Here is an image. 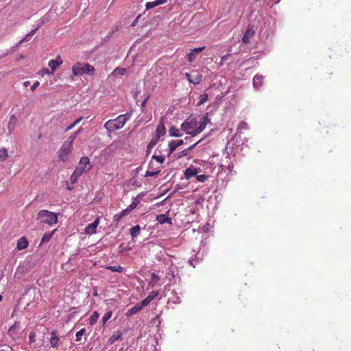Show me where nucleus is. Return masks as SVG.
<instances>
[{
	"label": "nucleus",
	"instance_id": "1",
	"mask_svg": "<svg viewBox=\"0 0 351 351\" xmlns=\"http://www.w3.org/2000/svg\"><path fill=\"white\" fill-rule=\"evenodd\" d=\"M130 114L127 113L119 115L114 119L108 120L104 124L108 135H110L112 131L123 128L126 122L130 119Z\"/></svg>",
	"mask_w": 351,
	"mask_h": 351
},
{
	"label": "nucleus",
	"instance_id": "2",
	"mask_svg": "<svg viewBox=\"0 0 351 351\" xmlns=\"http://www.w3.org/2000/svg\"><path fill=\"white\" fill-rule=\"evenodd\" d=\"M36 219L40 220L41 223L53 226L58 222V215L47 210H41L38 213Z\"/></svg>",
	"mask_w": 351,
	"mask_h": 351
},
{
	"label": "nucleus",
	"instance_id": "3",
	"mask_svg": "<svg viewBox=\"0 0 351 351\" xmlns=\"http://www.w3.org/2000/svg\"><path fill=\"white\" fill-rule=\"evenodd\" d=\"M182 129L186 134L195 136L197 135V121L196 118H188L182 123Z\"/></svg>",
	"mask_w": 351,
	"mask_h": 351
},
{
	"label": "nucleus",
	"instance_id": "4",
	"mask_svg": "<svg viewBox=\"0 0 351 351\" xmlns=\"http://www.w3.org/2000/svg\"><path fill=\"white\" fill-rule=\"evenodd\" d=\"M73 150V145L71 143L64 142L60 148L57 152V155L60 160L66 162L69 160V156Z\"/></svg>",
	"mask_w": 351,
	"mask_h": 351
},
{
	"label": "nucleus",
	"instance_id": "5",
	"mask_svg": "<svg viewBox=\"0 0 351 351\" xmlns=\"http://www.w3.org/2000/svg\"><path fill=\"white\" fill-rule=\"evenodd\" d=\"M210 122V119L208 117V113L204 116L199 122H197V129H196L197 134L202 132L206 127L207 124Z\"/></svg>",
	"mask_w": 351,
	"mask_h": 351
},
{
	"label": "nucleus",
	"instance_id": "6",
	"mask_svg": "<svg viewBox=\"0 0 351 351\" xmlns=\"http://www.w3.org/2000/svg\"><path fill=\"white\" fill-rule=\"evenodd\" d=\"M84 64L77 62L72 66V73L74 76H80L85 73Z\"/></svg>",
	"mask_w": 351,
	"mask_h": 351
},
{
	"label": "nucleus",
	"instance_id": "7",
	"mask_svg": "<svg viewBox=\"0 0 351 351\" xmlns=\"http://www.w3.org/2000/svg\"><path fill=\"white\" fill-rule=\"evenodd\" d=\"M99 217H97L92 223L88 224L84 230V232L86 234H93L96 233L97 227L99 223Z\"/></svg>",
	"mask_w": 351,
	"mask_h": 351
},
{
	"label": "nucleus",
	"instance_id": "8",
	"mask_svg": "<svg viewBox=\"0 0 351 351\" xmlns=\"http://www.w3.org/2000/svg\"><path fill=\"white\" fill-rule=\"evenodd\" d=\"M63 61L60 56H57L56 60H51L49 63L48 66L51 68V73H53L57 68L62 64Z\"/></svg>",
	"mask_w": 351,
	"mask_h": 351
},
{
	"label": "nucleus",
	"instance_id": "9",
	"mask_svg": "<svg viewBox=\"0 0 351 351\" xmlns=\"http://www.w3.org/2000/svg\"><path fill=\"white\" fill-rule=\"evenodd\" d=\"M186 79L191 84H198L201 82L202 79V75L197 73L195 75H192L189 73H185Z\"/></svg>",
	"mask_w": 351,
	"mask_h": 351
},
{
	"label": "nucleus",
	"instance_id": "10",
	"mask_svg": "<svg viewBox=\"0 0 351 351\" xmlns=\"http://www.w3.org/2000/svg\"><path fill=\"white\" fill-rule=\"evenodd\" d=\"M204 49L205 47H201L192 49V51L187 55L188 61L189 62H193L197 58V53L202 51Z\"/></svg>",
	"mask_w": 351,
	"mask_h": 351
},
{
	"label": "nucleus",
	"instance_id": "11",
	"mask_svg": "<svg viewBox=\"0 0 351 351\" xmlns=\"http://www.w3.org/2000/svg\"><path fill=\"white\" fill-rule=\"evenodd\" d=\"M158 295V291H152L150 292L147 297L141 301L143 306H147Z\"/></svg>",
	"mask_w": 351,
	"mask_h": 351
},
{
	"label": "nucleus",
	"instance_id": "12",
	"mask_svg": "<svg viewBox=\"0 0 351 351\" xmlns=\"http://www.w3.org/2000/svg\"><path fill=\"white\" fill-rule=\"evenodd\" d=\"M60 341V338L57 335V332L56 330H53L51 332V338L49 339L50 345L52 348H57L58 346V343Z\"/></svg>",
	"mask_w": 351,
	"mask_h": 351
},
{
	"label": "nucleus",
	"instance_id": "13",
	"mask_svg": "<svg viewBox=\"0 0 351 351\" xmlns=\"http://www.w3.org/2000/svg\"><path fill=\"white\" fill-rule=\"evenodd\" d=\"M29 242L25 237H21L16 244V248L19 250H25L28 247Z\"/></svg>",
	"mask_w": 351,
	"mask_h": 351
},
{
	"label": "nucleus",
	"instance_id": "14",
	"mask_svg": "<svg viewBox=\"0 0 351 351\" xmlns=\"http://www.w3.org/2000/svg\"><path fill=\"white\" fill-rule=\"evenodd\" d=\"M264 77L261 75H256L253 79V86L254 88H259L263 86Z\"/></svg>",
	"mask_w": 351,
	"mask_h": 351
},
{
	"label": "nucleus",
	"instance_id": "15",
	"mask_svg": "<svg viewBox=\"0 0 351 351\" xmlns=\"http://www.w3.org/2000/svg\"><path fill=\"white\" fill-rule=\"evenodd\" d=\"M167 2V0H156L152 2H147L145 4L146 10H150L152 8H154V7H156L160 5L165 4Z\"/></svg>",
	"mask_w": 351,
	"mask_h": 351
},
{
	"label": "nucleus",
	"instance_id": "16",
	"mask_svg": "<svg viewBox=\"0 0 351 351\" xmlns=\"http://www.w3.org/2000/svg\"><path fill=\"white\" fill-rule=\"evenodd\" d=\"M183 143H184V141L182 139L173 141L170 142L169 144V154L173 153L176 149V148L178 147L179 146L182 145L183 144Z\"/></svg>",
	"mask_w": 351,
	"mask_h": 351
},
{
	"label": "nucleus",
	"instance_id": "17",
	"mask_svg": "<svg viewBox=\"0 0 351 351\" xmlns=\"http://www.w3.org/2000/svg\"><path fill=\"white\" fill-rule=\"evenodd\" d=\"M17 123V118L15 115H12L8 125V133L10 134L14 130Z\"/></svg>",
	"mask_w": 351,
	"mask_h": 351
},
{
	"label": "nucleus",
	"instance_id": "18",
	"mask_svg": "<svg viewBox=\"0 0 351 351\" xmlns=\"http://www.w3.org/2000/svg\"><path fill=\"white\" fill-rule=\"evenodd\" d=\"M145 306H143L142 302L141 304H137L132 308L129 309L126 313L128 316H131L141 311Z\"/></svg>",
	"mask_w": 351,
	"mask_h": 351
},
{
	"label": "nucleus",
	"instance_id": "19",
	"mask_svg": "<svg viewBox=\"0 0 351 351\" xmlns=\"http://www.w3.org/2000/svg\"><path fill=\"white\" fill-rule=\"evenodd\" d=\"M123 333L121 330L114 332L108 339V343L110 344L114 343L117 341L121 339Z\"/></svg>",
	"mask_w": 351,
	"mask_h": 351
},
{
	"label": "nucleus",
	"instance_id": "20",
	"mask_svg": "<svg viewBox=\"0 0 351 351\" xmlns=\"http://www.w3.org/2000/svg\"><path fill=\"white\" fill-rule=\"evenodd\" d=\"M90 163V160L86 156H83L80 158V162L77 167H80L81 169H84L85 171H88L90 168L86 169V167Z\"/></svg>",
	"mask_w": 351,
	"mask_h": 351
},
{
	"label": "nucleus",
	"instance_id": "21",
	"mask_svg": "<svg viewBox=\"0 0 351 351\" xmlns=\"http://www.w3.org/2000/svg\"><path fill=\"white\" fill-rule=\"evenodd\" d=\"M197 174V169L196 168H193V167L187 168L184 172L185 178L186 179H190L192 177L196 176Z\"/></svg>",
	"mask_w": 351,
	"mask_h": 351
},
{
	"label": "nucleus",
	"instance_id": "22",
	"mask_svg": "<svg viewBox=\"0 0 351 351\" xmlns=\"http://www.w3.org/2000/svg\"><path fill=\"white\" fill-rule=\"evenodd\" d=\"M156 132L158 138L165 134V127L163 123L161 122L158 125Z\"/></svg>",
	"mask_w": 351,
	"mask_h": 351
},
{
	"label": "nucleus",
	"instance_id": "23",
	"mask_svg": "<svg viewBox=\"0 0 351 351\" xmlns=\"http://www.w3.org/2000/svg\"><path fill=\"white\" fill-rule=\"evenodd\" d=\"M253 34L254 32L250 29H247L243 36L242 41L244 43H248L250 42V38L253 36Z\"/></svg>",
	"mask_w": 351,
	"mask_h": 351
},
{
	"label": "nucleus",
	"instance_id": "24",
	"mask_svg": "<svg viewBox=\"0 0 351 351\" xmlns=\"http://www.w3.org/2000/svg\"><path fill=\"white\" fill-rule=\"evenodd\" d=\"M156 220L161 224L165 223H171V219L163 214L158 215L156 217Z\"/></svg>",
	"mask_w": 351,
	"mask_h": 351
},
{
	"label": "nucleus",
	"instance_id": "25",
	"mask_svg": "<svg viewBox=\"0 0 351 351\" xmlns=\"http://www.w3.org/2000/svg\"><path fill=\"white\" fill-rule=\"evenodd\" d=\"M140 230H141V227L139 225H136L134 227L131 228L130 229V233L132 238L134 239V238L136 237L139 234Z\"/></svg>",
	"mask_w": 351,
	"mask_h": 351
},
{
	"label": "nucleus",
	"instance_id": "26",
	"mask_svg": "<svg viewBox=\"0 0 351 351\" xmlns=\"http://www.w3.org/2000/svg\"><path fill=\"white\" fill-rule=\"evenodd\" d=\"M138 204V201H136V200L133 201L127 208L123 210V214L128 215L132 210H133L134 209H135L137 207Z\"/></svg>",
	"mask_w": 351,
	"mask_h": 351
},
{
	"label": "nucleus",
	"instance_id": "27",
	"mask_svg": "<svg viewBox=\"0 0 351 351\" xmlns=\"http://www.w3.org/2000/svg\"><path fill=\"white\" fill-rule=\"evenodd\" d=\"M169 134L174 137H180L182 136L180 130L175 127H171L169 130Z\"/></svg>",
	"mask_w": 351,
	"mask_h": 351
},
{
	"label": "nucleus",
	"instance_id": "28",
	"mask_svg": "<svg viewBox=\"0 0 351 351\" xmlns=\"http://www.w3.org/2000/svg\"><path fill=\"white\" fill-rule=\"evenodd\" d=\"M99 314L97 311H94L89 318V324L93 326L95 324L99 319Z\"/></svg>",
	"mask_w": 351,
	"mask_h": 351
},
{
	"label": "nucleus",
	"instance_id": "29",
	"mask_svg": "<svg viewBox=\"0 0 351 351\" xmlns=\"http://www.w3.org/2000/svg\"><path fill=\"white\" fill-rule=\"evenodd\" d=\"M106 269L111 271H113V272H123L125 269L124 267H121V265H118V266H108L106 267Z\"/></svg>",
	"mask_w": 351,
	"mask_h": 351
},
{
	"label": "nucleus",
	"instance_id": "30",
	"mask_svg": "<svg viewBox=\"0 0 351 351\" xmlns=\"http://www.w3.org/2000/svg\"><path fill=\"white\" fill-rule=\"evenodd\" d=\"M160 278L155 273L152 274L151 281L149 283V286L154 287L159 281Z\"/></svg>",
	"mask_w": 351,
	"mask_h": 351
},
{
	"label": "nucleus",
	"instance_id": "31",
	"mask_svg": "<svg viewBox=\"0 0 351 351\" xmlns=\"http://www.w3.org/2000/svg\"><path fill=\"white\" fill-rule=\"evenodd\" d=\"M84 67L86 74L90 75H93V73L95 72V68L93 66L86 63V64H84Z\"/></svg>",
	"mask_w": 351,
	"mask_h": 351
},
{
	"label": "nucleus",
	"instance_id": "32",
	"mask_svg": "<svg viewBox=\"0 0 351 351\" xmlns=\"http://www.w3.org/2000/svg\"><path fill=\"white\" fill-rule=\"evenodd\" d=\"M54 231H52V232H46L45 233V234L43 235V239H42V241H41V243H47L50 241V239H51L53 233H54Z\"/></svg>",
	"mask_w": 351,
	"mask_h": 351
},
{
	"label": "nucleus",
	"instance_id": "33",
	"mask_svg": "<svg viewBox=\"0 0 351 351\" xmlns=\"http://www.w3.org/2000/svg\"><path fill=\"white\" fill-rule=\"evenodd\" d=\"M112 312L111 311H108L104 314L102 317V324L103 326H105L106 322L112 317Z\"/></svg>",
	"mask_w": 351,
	"mask_h": 351
},
{
	"label": "nucleus",
	"instance_id": "34",
	"mask_svg": "<svg viewBox=\"0 0 351 351\" xmlns=\"http://www.w3.org/2000/svg\"><path fill=\"white\" fill-rule=\"evenodd\" d=\"M8 157V150L5 148L0 149V160L4 161Z\"/></svg>",
	"mask_w": 351,
	"mask_h": 351
},
{
	"label": "nucleus",
	"instance_id": "35",
	"mask_svg": "<svg viewBox=\"0 0 351 351\" xmlns=\"http://www.w3.org/2000/svg\"><path fill=\"white\" fill-rule=\"evenodd\" d=\"M80 132V130L75 132L71 136H69L65 142L66 143H71V145H73V141L75 138L77 136L78 134Z\"/></svg>",
	"mask_w": 351,
	"mask_h": 351
},
{
	"label": "nucleus",
	"instance_id": "36",
	"mask_svg": "<svg viewBox=\"0 0 351 351\" xmlns=\"http://www.w3.org/2000/svg\"><path fill=\"white\" fill-rule=\"evenodd\" d=\"M82 120H83V117H80L79 119H76L72 124H71L70 125H69L66 128V132H68L69 130H71V129H73L77 124H78Z\"/></svg>",
	"mask_w": 351,
	"mask_h": 351
},
{
	"label": "nucleus",
	"instance_id": "37",
	"mask_svg": "<svg viewBox=\"0 0 351 351\" xmlns=\"http://www.w3.org/2000/svg\"><path fill=\"white\" fill-rule=\"evenodd\" d=\"M128 214H123V210H122L120 213L116 214L113 217V220L116 222L119 221L124 216Z\"/></svg>",
	"mask_w": 351,
	"mask_h": 351
},
{
	"label": "nucleus",
	"instance_id": "38",
	"mask_svg": "<svg viewBox=\"0 0 351 351\" xmlns=\"http://www.w3.org/2000/svg\"><path fill=\"white\" fill-rule=\"evenodd\" d=\"M85 332H86L85 328H82L80 330L77 332L76 335H75V337H76L75 341H80L81 340L82 336L85 333Z\"/></svg>",
	"mask_w": 351,
	"mask_h": 351
},
{
	"label": "nucleus",
	"instance_id": "39",
	"mask_svg": "<svg viewBox=\"0 0 351 351\" xmlns=\"http://www.w3.org/2000/svg\"><path fill=\"white\" fill-rule=\"evenodd\" d=\"M113 73L123 75L126 73V69L117 67L114 70Z\"/></svg>",
	"mask_w": 351,
	"mask_h": 351
},
{
	"label": "nucleus",
	"instance_id": "40",
	"mask_svg": "<svg viewBox=\"0 0 351 351\" xmlns=\"http://www.w3.org/2000/svg\"><path fill=\"white\" fill-rule=\"evenodd\" d=\"M208 95L207 94H202L200 95V100L197 104V106H200L205 103L208 100Z\"/></svg>",
	"mask_w": 351,
	"mask_h": 351
},
{
	"label": "nucleus",
	"instance_id": "41",
	"mask_svg": "<svg viewBox=\"0 0 351 351\" xmlns=\"http://www.w3.org/2000/svg\"><path fill=\"white\" fill-rule=\"evenodd\" d=\"M159 173H160V170L154 171H147L145 174V177L155 176L158 175Z\"/></svg>",
	"mask_w": 351,
	"mask_h": 351
},
{
	"label": "nucleus",
	"instance_id": "42",
	"mask_svg": "<svg viewBox=\"0 0 351 351\" xmlns=\"http://www.w3.org/2000/svg\"><path fill=\"white\" fill-rule=\"evenodd\" d=\"M84 171V169H81L80 167H76L73 173L78 177H80Z\"/></svg>",
	"mask_w": 351,
	"mask_h": 351
},
{
	"label": "nucleus",
	"instance_id": "43",
	"mask_svg": "<svg viewBox=\"0 0 351 351\" xmlns=\"http://www.w3.org/2000/svg\"><path fill=\"white\" fill-rule=\"evenodd\" d=\"M248 124L245 121H241L238 125V130H247Z\"/></svg>",
	"mask_w": 351,
	"mask_h": 351
},
{
	"label": "nucleus",
	"instance_id": "44",
	"mask_svg": "<svg viewBox=\"0 0 351 351\" xmlns=\"http://www.w3.org/2000/svg\"><path fill=\"white\" fill-rule=\"evenodd\" d=\"M207 178H208L207 176L202 174V175L197 176L196 179L199 182H204L206 180Z\"/></svg>",
	"mask_w": 351,
	"mask_h": 351
},
{
	"label": "nucleus",
	"instance_id": "45",
	"mask_svg": "<svg viewBox=\"0 0 351 351\" xmlns=\"http://www.w3.org/2000/svg\"><path fill=\"white\" fill-rule=\"evenodd\" d=\"M119 249H120V250H119L120 254H123L125 251L131 250V247L130 246H127V247H124L123 244H121L119 245Z\"/></svg>",
	"mask_w": 351,
	"mask_h": 351
},
{
	"label": "nucleus",
	"instance_id": "46",
	"mask_svg": "<svg viewBox=\"0 0 351 351\" xmlns=\"http://www.w3.org/2000/svg\"><path fill=\"white\" fill-rule=\"evenodd\" d=\"M152 158L155 159L159 163H163L165 161V158L162 156H152Z\"/></svg>",
	"mask_w": 351,
	"mask_h": 351
},
{
	"label": "nucleus",
	"instance_id": "47",
	"mask_svg": "<svg viewBox=\"0 0 351 351\" xmlns=\"http://www.w3.org/2000/svg\"><path fill=\"white\" fill-rule=\"evenodd\" d=\"M36 333L34 332H31L29 335V343H33L35 341Z\"/></svg>",
	"mask_w": 351,
	"mask_h": 351
},
{
	"label": "nucleus",
	"instance_id": "48",
	"mask_svg": "<svg viewBox=\"0 0 351 351\" xmlns=\"http://www.w3.org/2000/svg\"><path fill=\"white\" fill-rule=\"evenodd\" d=\"M78 176H77L73 172V173L71 174V177H70V180H71V182L72 184L75 183L77 180L78 179Z\"/></svg>",
	"mask_w": 351,
	"mask_h": 351
},
{
	"label": "nucleus",
	"instance_id": "49",
	"mask_svg": "<svg viewBox=\"0 0 351 351\" xmlns=\"http://www.w3.org/2000/svg\"><path fill=\"white\" fill-rule=\"evenodd\" d=\"M149 98V95H147L145 96V98H144V99L142 101L141 105L142 108H144L145 106V105L147 104V101H148Z\"/></svg>",
	"mask_w": 351,
	"mask_h": 351
},
{
	"label": "nucleus",
	"instance_id": "50",
	"mask_svg": "<svg viewBox=\"0 0 351 351\" xmlns=\"http://www.w3.org/2000/svg\"><path fill=\"white\" fill-rule=\"evenodd\" d=\"M40 84V82H36L33 84V85L31 86V90L32 91H34L36 90V88L39 86Z\"/></svg>",
	"mask_w": 351,
	"mask_h": 351
},
{
	"label": "nucleus",
	"instance_id": "51",
	"mask_svg": "<svg viewBox=\"0 0 351 351\" xmlns=\"http://www.w3.org/2000/svg\"><path fill=\"white\" fill-rule=\"evenodd\" d=\"M189 154V149L187 148L184 149V150L182 151V152H181L180 155L179 156V157L184 156H187Z\"/></svg>",
	"mask_w": 351,
	"mask_h": 351
},
{
	"label": "nucleus",
	"instance_id": "52",
	"mask_svg": "<svg viewBox=\"0 0 351 351\" xmlns=\"http://www.w3.org/2000/svg\"><path fill=\"white\" fill-rule=\"evenodd\" d=\"M30 39V36H29V34H27L23 38H22L21 40H20V43H22L25 41H29Z\"/></svg>",
	"mask_w": 351,
	"mask_h": 351
},
{
	"label": "nucleus",
	"instance_id": "53",
	"mask_svg": "<svg viewBox=\"0 0 351 351\" xmlns=\"http://www.w3.org/2000/svg\"><path fill=\"white\" fill-rule=\"evenodd\" d=\"M40 73H41L42 75H44L45 74H47V75L50 74V71H49V70L48 69H42Z\"/></svg>",
	"mask_w": 351,
	"mask_h": 351
},
{
	"label": "nucleus",
	"instance_id": "54",
	"mask_svg": "<svg viewBox=\"0 0 351 351\" xmlns=\"http://www.w3.org/2000/svg\"><path fill=\"white\" fill-rule=\"evenodd\" d=\"M199 141H197V143H195L193 144L192 145L189 146V147L187 148V149H189V151L190 152V151H191L193 149H194V148L195 147V146L198 144V143H199Z\"/></svg>",
	"mask_w": 351,
	"mask_h": 351
},
{
	"label": "nucleus",
	"instance_id": "55",
	"mask_svg": "<svg viewBox=\"0 0 351 351\" xmlns=\"http://www.w3.org/2000/svg\"><path fill=\"white\" fill-rule=\"evenodd\" d=\"M141 17V15L139 14L134 20V21L132 23L131 25L132 26H135L137 23V21L138 20V19Z\"/></svg>",
	"mask_w": 351,
	"mask_h": 351
},
{
	"label": "nucleus",
	"instance_id": "56",
	"mask_svg": "<svg viewBox=\"0 0 351 351\" xmlns=\"http://www.w3.org/2000/svg\"><path fill=\"white\" fill-rule=\"evenodd\" d=\"M38 28H36L34 29H32L28 34H29V36H33L36 32L37 31Z\"/></svg>",
	"mask_w": 351,
	"mask_h": 351
},
{
	"label": "nucleus",
	"instance_id": "57",
	"mask_svg": "<svg viewBox=\"0 0 351 351\" xmlns=\"http://www.w3.org/2000/svg\"><path fill=\"white\" fill-rule=\"evenodd\" d=\"M29 81H25L24 83H23V85L24 86H27L29 84Z\"/></svg>",
	"mask_w": 351,
	"mask_h": 351
},
{
	"label": "nucleus",
	"instance_id": "58",
	"mask_svg": "<svg viewBox=\"0 0 351 351\" xmlns=\"http://www.w3.org/2000/svg\"><path fill=\"white\" fill-rule=\"evenodd\" d=\"M13 330H14L13 327L10 328V329L8 330V333L10 335L12 332Z\"/></svg>",
	"mask_w": 351,
	"mask_h": 351
},
{
	"label": "nucleus",
	"instance_id": "59",
	"mask_svg": "<svg viewBox=\"0 0 351 351\" xmlns=\"http://www.w3.org/2000/svg\"><path fill=\"white\" fill-rule=\"evenodd\" d=\"M2 300V295H0V302Z\"/></svg>",
	"mask_w": 351,
	"mask_h": 351
},
{
	"label": "nucleus",
	"instance_id": "60",
	"mask_svg": "<svg viewBox=\"0 0 351 351\" xmlns=\"http://www.w3.org/2000/svg\"><path fill=\"white\" fill-rule=\"evenodd\" d=\"M0 351H4V350H0Z\"/></svg>",
	"mask_w": 351,
	"mask_h": 351
}]
</instances>
